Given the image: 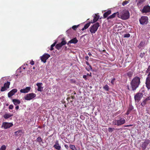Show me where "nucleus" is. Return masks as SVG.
Returning a JSON list of instances; mask_svg holds the SVG:
<instances>
[{
    "mask_svg": "<svg viewBox=\"0 0 150 150\" xmlns=\"http://www.w3.org/2000/svg\"><path fill=\"white\" fill-rule=\"evenodd\" d=\"M140 78L138 76H135L132 79L130 83L132 90H135L139 87L140 83Z\"/></svg>",
    "mask_w": 150,
    "mask_h": 150,
    "instance_id": "obj_1",
    "label": "nucleus"
},
{
    "mask_svg": "<svg viewBox=\"0 0 150 150\" xmlns=\"http://www.w3.org/2000/svg\"><path fill=\"white\" fill-rule=\"evenodd\" d=\"M129 13L127 11L125 10L122 11L120 15V18L123 20H127L129 18Z\"/></svg>",
    "mask_w": 150,
    "mask_h": 150,
    "instance_id": "obj_2",
    "label": "nucleus"
},
{
    "mask_svg": "<svg viewBox=\"0 0 150 150\" xmlns=\"http://www.w3.org/2000/svg\"><path fill=\"white\" fill-rule=\"evenodd\" d=\"M99 23L97 22L91 26L89 28L90 31L92 34L95 33L97 31L98 27L99 26Z\"/></svg>",
    "mask_w": 150,
    "mask_h": 150,
    "instance_id": "obj_3",
    "label": "nucleus"
},
{
    "mask_svg": "<svg viewBox=\"0 0 150 150\" xmlns=\"http://www.w3.org/2000/svg\"><path fill=\"white\" fill-rule=\"evenodd\" d=\"M139 23L142 25H146L148 22V18L146 16H142L139 19Z\"/></svg>",
    "mask_w": 150,
    "mask_h": 150,
    "instance_id": "obj_4",
    "label": "nucleus"
},
{
    "mask_svg": "<svg viewBox=\"0 0 150 150\" xmlns=\"http://www.w3.org/2000/svg\"><path fill=\"white\" fill-rule=\"evenodd\" d=\"M36 96V94L32 93L27 94L24 96V98L25 100H30L34 98Z\"/></svg>",
    "mask_w": 150,
    "mask_h": 150,
    "instance_id": "obj_5",
    "label": "nucleus"
},
{
    "mask_svg": "<svg viewBox=\"0 0 150 150\" xmlns=\"http://www.w3.org/2000/svg\"><path fill=\"white\" fill-rule=\"evenodd\" d=\"M64 38L62 39V41L61 43L57 44L56 46V48L58 50H59L61 48L63 45L67 44L66 41L64 40Z\"/></svg>",
    "mask_w": 150,
    "mask_h": 150,
    "instance_id": "obj_6",
    "label": "nucleus"
},
{
    "mask_svg": "<svg viewBox=\"0 0 150 150\" xmlns=\"http://www.w3.org/2000/svg\"><path fill=\"white\" fill-rule=\"evenodd\" d=\"M50 55L47 53H45L42 56L40 57V59L42 62H43L44 63H45L46 62V60L50 57Z\"/></svg>",
    "mask_w": 150,
    "mask_h": 150,
    "instance_id": "obj_7",
    "label": "nucleus"
},
{
    "mask_svg": "<svg viewBox=\"0 0 150 150\" xmlns=\"http://www.w3.org/2000/svg\"><path fill=\"white\" fill-rule=\"evenodd\" d=\"M143 96L142 93H137L134 96V98L136 102H138L141 99Z\"/></svg>",
    "mask_w": 150,
    "mask_h": 150,
    "instance_id": "obj_8",
    "label": "nucleus"
},
{
    "mask_svg": "<svg viewBox=\"0 0 150 150\" xmlns=\"http://www.w3.org/2000/svg\"><path fill=\"white\" fill-rule=\"evenodd\" d=\"M13 125V124L12 123L5 122L3 123L1 127H3L4 129H6L12 126Z\"/></svg>",
    "mask_w": 150,
    "mask_h": 150,
    "instance_id": "obj_9",
    "label": "nucleus"
},
{
    "mask_svg": "<svg viewBox=\"0 0 150 150\" xmlns=\"http://www.w3.org/2000/svg\"><path fill=\"white\" fill-rule=\"evenodd\" d=\"M119 126L124 124L126 122L125 118L120 117H119V119L117 120Z\"/></svg>",
    "mask_w": 150,
    "mask_h": 150,
    "instance_id": "obj_10",
    "label": "nucleus"
},
{
    "mask_svg": "<svg viewBox=\"0 0 150 150\" xmlns=\"http://www.w3.org/2000/svg\"><path fill=\"white\" fill-rule=\"evenodd\" d=\"M119 18H120V15L119 12H117L116 13H115L112 14V15L109 16L107 18V19L109 21V20L110 19H112L115 18L116 16Z\"/></svg>",
    "mask_w": 150,
    "mask_h": 150,
    "instance_id": "obj_11",
    "label": "nucleus"
},
{
    "mask_svg": "<svg viewBox=\"0 0 150 150\" xmlns=\"http://www.w3.org/2000/svg\"><path fill=\"white\" fill-rule=\"evenodd\" d=\"M143 13L150 12V6L148 5L145 6L142 11Z\"/></svg>",
    "mask_w": 150,
    "mask_h": 150,
    "instance_id": "obj_12",
    "label": "nucleus"
},
{
    "mask_svg": "<svg viewBox=\"0 0 150 150\" xmlns=\"http://www.w3.org/2000/svg\"><path fill=\"white\" fill-rule=\"evenodd\" d=\"M146 86L148 90L150 89V76L147 77L145 83Z\"/></svg>",
    "mask_w": 150,
    "mask_h": 150,
    "instance_id": "obj_13",
    "label": "nucleus"
},
{
    "mask_svg": "<svg viewBox=\"0 0 150 150\" xmlns=\"http://www.w3.org/2000/svg\"><path fill=\"white\" fill-rule=\"evenodd\" d=\"M17 91V90L16 89H14L11 91H10L8 93V96L9 98H10Z\"/></svg>",
    "mask_w": 150,
    "mask_h": 150,
    "instance_id": "obj_14",
    "label": "nucleus"
},
{
    "mask_svg": "<svg viewBox=\"0 0 150 150\" xmlns=\"http://www.w3.org/2000/svg\"><path fill=\"white\" fill-rule=\"evenodd\" d=\"M31 88L30 87H26L25 88L21 89L20 90L21 93H27L30 90Z\"/></svg>",
    "mask_w": 150,
    "mask_h": 150,
    "instance_id": "obj_15",
    "label": "nucleus"
},
{
    "mask_svg": "<svg viewBox=\"0 0 150 150\" xmlns=\"http://www.w3.org/2000/svg\"><path fill=\"white\" fill-rule=\"evenodd\" d=\"M38 87V91H42L43 90V87H42V83H38L36 84Z\"/></svg>",
    "mask_w": 150,
    "mask_h": 150,
    "instance_id": "obj_16",
    "label": "nucleus"
},
{
    "mask_svg": "<svg viewBox=\"0 0 150 150\" xmlns=\"http://www.w3.org/2000/svg\"><path fill=\"white\" fill-rule=\"evenodd\" d=\"M53 147L57 150H60L61 149V147L59 145L58 141H57L56 142L55 144L54 145Z\"/></svg>",
    "mask_w": 150,
    "mask_h": 150,
    "instance_id": "obj_17",
    "label": "nucleus"
},
{
    "mask_svg": "<svg viewBox=\"0 0 150 150\" xmlns=\"http://www.w3.org/2000/svg\"><path fill=\"white\" fill-rule=\"evenodd\" d=\"M149 144L148 141L145 140L142 145V148L144 150L146 148V146L148 145Z\"/></svg>",
    "mask_w": 150,
    "mask_h": 150,
    "instance_id": "obj_18",
    "label": "nucleus"
},
{
    "mask_svg": "<svg viewBox=\"0 0 150 150\" xmlns=\"http://www.w3.org/2000/svg\"><path fill=\"white\" fill-rule=\"evenodd\" d=\"M12 114L10 113H7L4 115L3 117L5 119H7L13 116Z\"/></svg>",
    "mask_w": 150,
    "mask_h": 150,
    "instance_id": "obj_19",
    "label": "nucleus"
},
{
    "mask_svg": "<svg viewBox=\"0 0 150 150\" xmlns=\"http://www.w3.org/2000/svg\"><path fill=\"white\" fill-rule=\"evenodd\" d=\"M100 17V16L99 15H97L95 14V16L94 17V18L93 20V21L91 22V23H93L96 22L99 19Z\"/></svg>",
    "mask_w": 150,
    "mask_h": 150,
    "instance_id": "obj_20",
    "label": "nucleus"
},
{
    "mask_svg": "<svg viewBox=\"0 0 150 150\" xmlns=\"http://www.w3.org/2000/svg\"><path fill=\"white\" fill-rule=\"evenodd\" d=\"M78 41L76 38H75L69 41V43H70L76 44Z\"/></svg>",
    "mask_w": 150,
    "mask_h": 150,
    "instance_id": "obj_21",
    "label": "nucleus"
},
{
    "mask_svg": "<svg viewBox=\"0 0 150 150\" xmlns=\"http://www.w3.org/2000/svg\"><path fill=\"white\" fill-rule=\"evenodd\" d=\"M12 101L14 105H16L18 104H19L21 103V101L20 100L16 99H13L12 100Z\"/></svg>",
    "mask_w": 150,
    "mask_h": 150,
    "instance_id": "obj_22",
    "label": "nucleus"
},
{
    "mask_svg": "<svg viewBox=\"0 0 150 150\" xmlns=\"http://www.w3.org/2000/svg\"><path fill=\"white\" fill-rule=\"evenodd\" d=\"M111 11L110 10H108L107 12H105L103 14L104 18H105L107 17L111 13Z\"/></svg>",
    "mask_w": 150,
    "mask_h": 150,
    "instance_id": "obj_23",
    "label": "nucleus"
},
{
    "mask_svg": "<svg viewBox=\"0 0 150 150\" xmlns=\"http://www.w3.org/2000/svg\"><path fill=\"white\" fill-rule=\"evenodd\" d=\"M36 141L37 142H38L40 144L42 143V144L44 143L42 141V139L40 137H38L36 139Z\"/></svg>",
    "mask_w": 150,
    "mask_h": 150,
    "instance_id": "obj_24",
    "label": "nucleus"
},
{
    "mask_svg": "<svg viewBox=\"0 0 150 150\" xmlns=\"http://www.w3.org/2000/svg\"><path fill=\"white\" fill-rule=\"evenodd\" d=\"M133 74V72L132 71H129L127 73V75L129 77H131Z\"/></svg>",
    "mask_w": 150,
    "mask_h": 150,
    "instance_id": "obj_25",
    "label": "nucleus"
},
{
    "mask_svg": "<svg viewBox=\"0 0 150 150\" xmlns=\"http://www.w3.org/2000/svg\"><path fill=\"white\" fill-rule=\"evenodd\" d=\"M144 1V0H139L137 3V5L138 6H139L143 4Z\"/></svg>",
    "mask_w": 150,
    "mask_h": 150,
    "instance_id": "obj_26",
    "label": "nucleus"
},
{
    "mask_svg": "<svg viewBox=\"0 0 150 150\" xmlns=\"http://www.w3.org/2000/svg\"><path fill=\"white\" fill-rule=\"evenodd\" d=\"M69 147L70 149L72 150H79V149H76L75 146L74 145H70Z\"/></svg>",
    "mask_w": 150,
    "mask_h": 150,
    "instance_id": "obj_27",
    "label": "nucleus"
},
{
    "mask_svg": "<svg viewBox=\"0 0 150 150\" xmlns=\"http://www.w3.org/2000/svg\"><path fill=\"white\" fill-rule=\"evenodd\" d=\"M103 88L107 91H108L109 90V87L107 84L105 85L103 87Z\"/></svg>",
    "mask_w": 150,
    "mask_h": 150,
    "instance_id": "obj_28",
    "label": "nucleus"
},
{
    "mask_svg": "<svg viewBox=\"0 0 150 150\" xmlns=\"http://www.w3.org/2000/svg\"><path fill=\"white\" fill-rule=\"evenodd\" d=\"M57 42H55L52 45H51V48L50 49V50L51 51H52L53 50V49H54L53 47H54V46H55L56 44L57 43Z\"/></svg>",
    "mask_w": 150,
    "mask_h": 150,
    "instance_id": "obj_29",
    "label": "nucleus"
},
{
    "mask_svg": "<svg viewBox=\"0 0 150 150\" xmlns=\"http://www.w3.org/2000/svg\"><path fill=\"white\" fill-rule=\"evenodd\" d=\"M148 102L145 99L141 103V105L142 106H144L146 103H148Z\"/></svg>",
    "mask_w": 150,
    "mask_h": 150,
    "instance_id": "obj_30",
    "label": "nucleus"
},
{
    "mask_svg": "<svg viewBox=\"0 0 150 150\" xmlns=\"http://www.w3.org/2000/svg\"><path fill=\"white\" fill-rule=\"evenodd\" d=\"M91 23V22L86 24L84 26V27L86 29L89 26Z\"/></svg>",
    "mask_w": 150,
    "mask_h": 150,
    "instance_id": "obj_31",
    "label": "nucleus"
},
{
    "mask_svg": "<svg viewBox=\"0 0 150 150\" xmlns=\"http://www.w3.org/2000/svg\"><path fill=\"white\" fill-rule=\"evenodd\" d=\"M22 133V131L21 130H19L17 131H16L14 132L15 135L16 136H17L18 134H20L21 135V134H20Z\"/></svg>",
    "mask_w": 150,
    "mask_h": 150,
    "instance_id": "obj_32",
    "label": "nucleus"
},
{
    "mask_svg": "<svg viewBox=\"0 0 150 150\" xmlns=\"http://www.w3.org/2000/svg\"><path fill=\"white\" fill-rule=\"evenodd\" d=\"M134 109V107L131 104H129L128 110L131 111Z\"/></svg>",
    "mask_w": 150,
    "mask_h": 150,
    "instance_id": "obj_33",
    "label": "nucleus"
},
{
    "mask_svg": "<svg viewBox=\"0 0 150 150\" xmlns=\"http://www.w3.org/2000/svg\"><path fill=\"white\" fill-rule=\"evenodd\" d=\"M112 123L114 125L119 126L117 120H114L112 122Z\"/></svg>",
    "mask_w": 150,
    "mask_h": 150,
    "instance_id": "obj_34",
    "label": "nucleus"
},
{
    "mask_svg": "<svg viewBox=\"0 0 150 150\" xmlns=\"http://www.w3.org/2000/svg\"><path fill=\"white\" fill-rule=\"evenodd\" d=\"M10 85V82H7V83H5L4 84V86L8 88Z\"/></svg>",
    "mask_w": 150,
    "mask_h": 150,
    "instance_id": "obj_35",
    "label": "nucleus"
},
{
    "mask_svg": "<svg viewBox=\"0 0 150 150\" xmlns=\"http://www.w3.org/2000/svg\"><path fill=\"white\" fill-rule=\"evenodd\" d=\"M115 130V129L114 128L109 127L108 128V130L109 132H112Z\"/></svg>",
    "mask_w": 150,
    "mask_h": 150,
    "instance_id": "obj_36",
    "label": "nucleus"
},
{
    "mask_svg": "<svg viewBox=\"0 0 150 150\" xmlns=\"http://www.w3.org/2000/svg\"><path fill=\"white\" fill-rule=\"evenodd\" d=\"M89 66V67L88 68H86V70L88 71H89L90 70H91L92 71H93L92 70V68L91 66V65H90Z\"/></svg>",
    "mask_w": 150,
    "mask_h": 150,
    "instance_id": "obj_37",
    "label": "nucleus"
},
{
    "mask_svg": "<svg viewBox=\"0 0 150 150\" xmlns=\"http://www.w3.org/2000/svg\"><path fill=\"white\" fill-rule=\"evenodd\" d=\"M6 149V146L5 145H2L0 148V150H5Z\"/></svg>",
    "mask_w": 150,
    "mask_h": 150,
    "instance_id": "obj_38",
    "label": "nucleus"
},
{
    "mask_svg": "<svg viewBox=\"0 0 150 150\" xmlns=\"http://www.w3.org/2000/svg\"><path fill=\"white\" fill-rule=\"evenodd\" d=\"M79 25H75L74 26H73L72 28L74 30H76V29L79 26Z\"/></svg>",
    "mask_w": 150,
    "mask_h": 150,
    "instance_id": "obj_39",
    "label": "nucleus"
},
{
    "mask_svg": "<svg viewBox=\"0 0 150 150\" xmlns=\"http://www.w3.org/2000/svg\"><path fill=\"white\" fill-rule=\"evenodd\" d=\"M129 1H125L123 2L122 3V5L123 6H124L125 5L127 4H128L129 2Z\"/></svg>",
    "mask_w": 150,
    "mask_h": 150,
    "instance_id": "obj_40",
    "label": "nucleus"
},
{
    "mask_svg": "<svg viewBox=\"0 0 150 150\" xmlns=\"http://www.w3.org/2000/svg\"><path fill=\"white\" fill-rule=\"evenodd\" d=\"M130 36V35L129 33H127L124 35V38H129Z\"/></svg>",
    "mask_w": 150,
    "mask_h": 150,
    "instance_id": "obj_41",
    "label": "nucleus"
},
{
    "mask_svg": "<svg viewBox=\"0 0 150 150\" xmlns=\"http://www.w3.org/2000/svg\"><path fill=\"white\" fill-rule=\"evenodd\" d=\"M115 80V78H113V79H112L111 81V83L112 84H114V83Z\"/></svg>",
    "mask_w": 150,
    "mask_h": 150,
    "instance_id": "obj_42",
    "label": "nucleus"
},
{
    "mask_svg": "<svg viewBox=\"0 0 150 150\" xmlns=\"http://www.w3.org/2000/svg\"><path fill=\"white\" fill-rule=\"evenodd\" d=\"M150 71V65H149L147 69V70L146 71V73H148Z\"/></svg>",
    "mask_w": 150,
    "mask_h": 150,
    "instance_id": "obj_43",
    "label": "nucleus"
},
{
    "mask_svg": "<svg viewBox=\"0 0 150 150\" xmlns=\"http://www.w3.org/2000/svg\"><path fill=\"white\" fill-rule=\"evenodd\" d=\"M6 90V88H5V87H2L1 91H5Z\"/></svg>",
    "mask_w": 150,
    "mask_h": 150,
    "instance_id": "obj_44",
    "label": "nucleus"
},
{
    "mask_svg": "<svg viewBox=\"0 0 150 150\" xmlns=\"http://www.w3.org/2000/svg\"><path fill=\"white\" fill-rule=\"evenodd\" d=\"M145 55V53L144 52L143 53H141L140 55V57L141 58H142Z\"/></svg>",
    "mask_w": 150,
    "mask_h": 150,
    "instance_id": "obj_45",
    "label": "nucleus"
},
{
    "mask_svg": "<svg viewBox=\"0 0 150 150\" xmlns=\"http://www.w3.org/2000/svg\"><path fill=\"white\" fill-rule=\"evenodd\" d=\"M13 105H9L8 108L9 109H12L13 108Z\"/></svg>",
    "mask_w": 150,
    "mask_h": 150,
    "instance_id": "obj_46",
    "label": "nucleus"
},
{
    "mask_svg": "<svg viewBox=\"0 0 150 150\" xmlns=\"http://www.w3.org/2000/svg\"><path fill=\"white\" fill-rule=\"evenodd\" d=\"M145 100L148 102V101L149 100H150V96L147 97V98H146V99H145Z\"/></svg>",
    "mask_w": 150,
    "mask_h": 150,
    "instance_id": "obj_47",
    "label": "nucleus"
},
{
    "mask_svg": "<svg viewBox=\"0 0 150 150\" xmlns=\"http://www.w3.org/2000/svg\"><path fill=\"white\" fill-rule=\"evenodd\" d=\"M80 118L81 119H82V120H83L85 119V117L83 115H81L80 116Z\"/></svg>",
    "mask_w": 150,
    "mask_h": 150,
    "instance_id": "obj_48",
    "label": "nucleus"
},
{
    "mask_svg": "<svg viewBox=\"0 0 150 150\" xmlns=\"http://www.w3.org/2000/svg\"><path fill=\"white\" fill-rule=\"evenodd\" d=\"M30 64L31 65H33L34 64V62L32 60L30 62Z\"/></svg>",
    "mask_w": 150,
    "mask_h": 150,
    "instance_id": "obj_49",
    "label": "nucleus"
},
{
    "mask_svg": "<svg viewBox=\"0 0 150 150\" xmlns=\"http://www.w3.org/2000/svg\"><path fill=\"white\" fill-rule=\"evenodd\" d=\"M130 112H131V111H130L129 110H127V112L126 113V114L127 115H128L130 113Z\"/></svg>",
    "mask_w": 150,
    "mask_h": 150,
    "instance_id": "obj_50",
    "label": "nucleus"
},
{
    "mask_svg": "<svg viewBox=\"0 0 150 150\" xmlns=\"http://www.w3.org/2000/svg\"><path fill=\"white\" fill-rule=\"evenodd\" d=\"M87 75H83V78L85 79L86 80L87 79Z\"/></svg>",
    "mask_w": 150,
    "mask_h": 150,
    "instance_id": "obj_51",
    "label": "nucleus"
},
{
    "mask_svg": "<svg viewBox=\"0 0 150 150\" xmlns=\"http://www.w3.org/2000/svg\"><path fill=\"white\" fill-rule=\"evenodd\" d=\"M133 125H125L124 127H129L132 126Z\"/></svg>",
    "mask_w": 150,
    "mask_h": 150,
    "instance_id": "obj_52",
    "label": "nucleus"
},
{
    "mask_svg": "<svg viewBox=\"0 0 150 150\" xmlns=\"http://www.w3.org/2000/svg\"><path fill=\"white\" fill-rule=\"evenodd\" d=\"M85 59L88 61V60L89 57L88 56H86L85 57Z\"/></svg>",
    "mask_w": 150,
    "mask_h": 150,
    "instance_id": "obj_53",
    "label": "nucleus"
},
{
    "mask_svg": "<svg viewBox=\"0 0 150 150\" xmlns=\"http://www.w3.org/2000/svg\"><path fill=\"white\" fill-rule=\"evenodd\" d=\"M19 106L18 105L17 106L15 107V109L16 110H17L19 109Z\"/></svg>",
    "mask_w": 150,
    "mask_h": 150,
    "instance_id": "obj_54",
    "label": "nucleus"
},
{
    "mask_svg": "<svg viewBox=\"0 0 150 150\" xmlns=\"http://www.w3.org/2000/svg\"><path fill=\"white\" fill-rule=\"evenodd\" d=\"M64 146L67 149H68V148H69V146L67 145L66 144L64 145Z\"/></svg>",
    "mask_w": 150,
    "mask_h": 150,
    "instance_id": "obj_55",
    "label": "nucleus"
},
{
    "mask_svg": "<svg viewBox=\"0 0 150 150\" xmlns=\"http://www.w3.org/2000/svg\"><path fill=\"white\" fill-rule=\"evenodd\" d=\"M86 63L87 65H88V66L90 65L89 63H88V61H86Z\"/></svg>",
    "mask_w": 150,
    "mask_h": 150,
    "instance_id": "obj_56",
    "label": "nucleus"
},
{
    "mask_svg": "<svg viewBox=\"0 0 150 150\" xmlns=\"http://www.w3.org/2000/svg\"><path fill=\"white\" fill-rule=\"evenodd\" d=\"M91 73H90V74H87V75H89V76H91Z\"/></svg>",
    "mask_w": 150,
    "mask_h": 150,
    "instance_id": "obj_57",
    "label": "nucleus"
},
{
    "mask_svg": "<svg viewBox=\"0 0 150 150\" xmlns=\"http://www.w3.org/2000/svg\"><path fill=\"white\" fill-rule=\"evenodd\" d=\"M149 74L147 75V77H149V76H150V71L148 73Z\"/></svg>",
    "mask_w": 150,
    "mask_h": 150,
    "instance_id": "obj_58",
    "label": "nucleus"
},
{
    "mask_svg": "<svg viewBox=\"0 0 150 150\" xmlns=\"http://www.w3.org/2000/svg\"><path fill=\"white\" fill-rule=\"evenodd\" d=\"M85 29H86V28H85L83 27V28L81 30H82V31H83V30H85Z\"/></svg>",
    "mask_w": 150,
    "mask_h": 150,
    "instance_id": "obj_59",
    "label": "nucleus"
},
{
    "mask_svg": "<svg viewBox=\"0 0 150 150\" xmlns=\"http://www.w3.org/2000/svg\"><path fill=\"white\" fill-rule=\"evenodd\" d=\"M64 50H67V46H65L64 47Z\"/></svg>",
    "mask_w": 150,
    "mask_h": 150,
    "instance_id": "obj_60",
    "label": "nucleus"
},
{
    "mask_svg": "<svg viewBox=\"0 0 150 150\" xmlns=\"http://www.w3.org/2000/svg\"><path fill=\"white\" fill-rule=\"evenodd\" d=\"M143 42H141L140 43V44H139V45H142V44H143Z\"/></svg>",
    "mask_w": 150,
    "mask_h": 150,
    "instance_id": "obj_61",
    "label": "nucleus"
},
{
    "mask_svg": "<svg viewBox=\"0 0 150 150\" xmlns=\"http://www.w3.org/2000/svg\"><path fill=\"white\" fill-rule=\"evenodd\" d=\"M88 55L89 56H90L91 55V54L90 53H88Z\"/></svg>",
    "mask_w": 150,
    "mask_h": 150,
    "instance_id": "obj_62",
    "label": "nucleus"
},
{
    "mask_svg": "<svg viewBox=\"0 0 150 150\" xmlns=\"http://www.w3.org/2000/svg\"><path fill=\"white\" fill-rule=\"evenodd\" d=\"M16 150H20V149L19 148H18Z\"/></svg>",
    "mask_w": 150,
    "mask_h": 150,
    "instance_id": "obj_63",
    "label": "nucleus"
},
{
    "mask_svg": "<svg viewBox=\"0 0 150 150\" xmlns=\"http://www.w3.org/2000/svg\"><path fill=\"white\" fill-rule=\"evenodd\" d=\"M149 128H150V123H149Z\"/></svg>",
    "mask_w": 150,
    "mask_h": 150,
    "instance_id": "obj_64",
    "label": "nucleus"
}]
</instances>
